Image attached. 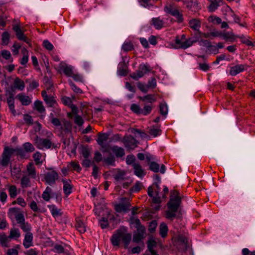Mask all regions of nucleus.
I'll return each instance as SVG.
<instances>
[{"label": "nucleus", "instance_id": "f257e3e1", "mask_svg": "<svg viewBox=\"0 0 255 255\" xmlns=\"http://www.w3.org/2000/svg\"><path fill=\"white\" fill-rule=\"evenodd\" d=\"M179 192L172 190L170 193V199L167 203L168 210L166 212V218L172 219L176 215V212L180 205L181 198L179 196Z\"/></svg>", "mask_w": 255, "mask_h": 255}, {"label": "nucleus", "instance_id": "f03ea898", "mask_svg": "<svg viewBox=\"0 0 255 255\" xmlns=\"http://www.w3.org/2000/svg\"><path fill=\"white\" fill-rule=\"evenodd\" d=\"M111 241L114 247H119L122 241L124 247L127 249L131 240V235L124 230L120 229L115 231L111 237Z\"/></svg>", "mask_w": 255, "mask_h": 255}, {"label": "nucleus", "instance_id": "7ed1b4c3", "mask_svg": "<svg viewBox=\"0 0 255 255\" xmlns=\"http://www.w3.org/2000/svg\"><path fill=\"white\" fill-rule=\"evenodd\" d=\"M53 137L52 132H49L47 133V137L48 138H38L35 140V144L37 148L43 150L44 149H49L52 146H54V144L52 143L51 138Z\"/></svg>", "mask_w": 255, "mask_h": 255}, {"label": "nucleus", "instance_id": "20e7f679", "mask_svg": "<svg viewBox=\"0 0 255 255\" xmlns=\"http://www.w3.org/2000/svg\"><path fill=\"white\" fill-rule=\"evenodd\" d=\"M7 214L10 219L13 220L15 219L17 223L19 225L25 222L23 213L17 208H9Z\"/></svg>", "mask_w": 255, "mask_h": 255}, {"label": "nucleus", "instance_id": "39448f33", "mask_svg": "<svg viewBox=\"0 0 255 255\" xmlns=\"http://www.w3.org/2000/svg\"><path fill=\"white\" fill-rule=\"evenodd\" d=\"M164 11L174 16L177 19L178 22L181 23L183 22V17L182 11L180 12L178 9L173 7L171 4L165 6Z\"/></svg>", "mask_w": 255, "mask_h": 255}, {"label": "nucleus", "instance_id": "423d86ee", "mask_svg": "<svg viewBox=\"0 0 255 255\" xmlns=\"http://www.w3.org/2000/svg\"><path fill=\"white\" fill-rule=\"evenodd\" d=\"M164 11L174 16L177 19L178 22L181 23L183 22V17L182 11L180 12L178 9L173 7L171 4L165 6Z\"/></svg>", "mask_w": 255, "mask_h": 255}, {"label": "nucleus", "instance_id": "0eeeda50", "mask_svg": "<svg viewBox=\"0 0 255 255\" xmlns=\"http://www.w3.org/2000/svg\"><path fill=\"white\" fill-rule=\"evenodd\" d=\"M150 71V68L148 65L140 64L136 72L132 73L130 76L133 79L137 80Z\"/></svg>", "mask_w": 255, "mask_h": 255}, {"label": "nucleus", "instance_id": "6e6552de", "mask_svg": "<svg viewBox=\"0 0 255 255\" xmlns=\"http://www.w3.org/2000/svg\"><path fill=\"white\" fill-rule=\"evenodd\" d=\"M50 171L44 175V179L46 182L50 185L55 184L56 180L58 179V173L52 169H49Z\"/></svg>", "mask_w": 255, "mask_h": 255}, {"label": "nucleus", "instance_id": "1a4fd4ad", "mask_svg": "<svg viewBox=\"0 0 255 255\" xmlns=\"http://www.w3.org/2000/svg\"><path fill=\"white\" fill-rule=\"evenodd\" d=\"M12 150H10V148L5 147L2 154V159L0 161V164L2 166H7L9 162L11 155L12 154Z\"/></svg>", "mask_w": 255, "mask_h": 255}, {"label": "nucleus", "instance_id": "9d476101", "mask_svg": "<svg viewBox=\"0 0 255 255\" xmlns=\"http://www.w3.org/2000/svg\"><path fill=\"white\" fill-rule=\"evenodd\" d=\"M13 30L15 32L16 37L20 40H22L30 45V40L23 33V31L21 27L17 24L13 25Z\"/></svg>", "mask_w": 255, "mask_h": 255}, {"label": "nucleus", "instance_id": "9b49d317", "mask_svg": "<svg viewBox=\"0 0 255 255\" xmlns=\"http://www.w3.org/2000/svg\"><path fill=\"white\" fill-rule=\"evenodd\" d=\"M41 95L47 107H55V106L57 105V102L53 96L48 95L45 91H42Z\"/></svg>", "mask_w": 255, "mask_h": 255}, {"label": "nucleus", "instance_id": "f8f14e48", "mask_svg": "<svg viewBox=\"0 0 255 255\" xmlns=\"http://www.w3.org/2000/svg\"><path fill=\"white\" fill-rule=\"evenodd\" d=\"M130 206V203L127 198H122L121 202L115 206V210L118 212H127Z\"/></svg>", "mask_w": 255, "mask_h": 255}, {"label": "nucleus", "instance_id": "ddd939ff", "mask_svg": "<svg viewBox=\"0 0 255 255\" xmlns=\"http://www.w3.org/2000/svg\"><path fill=\"white\" fill-rule=\"evenodd\" d=\"M178 248V250L181 251H186L188 247V239L187 238L182 235H180L177 239Z\"/></svg>", "mask_w": 255, "mask_h": 255}, {"label": "nucleus", "instance_id": "4468645a", "mask_svg": "<svg viewBox=\"0 0 255 255\" xmlns=\"http://www.w3.org/2000/svg\"><path fill=\"white\" fill-rule=\"evenodd\" d=\"M150 24L152 25L155 29L160 30L164 27L165 22L160 17H153L151 20Z\"/></svg>", "mask_w": 255, "mask_h": 255}, {"label": "nucleus", "instance_id": "2eb2a0df", "mask_svg": "<svg viewBox=\"0 0 255 255\" xmlns=\"http://www.w3.org/2000/svg\"><path fill=\"white\" fill-rule=\"evenodd\" d=\"M248 66L245 64H238L230 69V74L232 76H236L241 72L246 70Z\"/></svg>", "mask_w": 255, "mask_h": 255}, {"label": "nucleus", "instance_id": "dca6fc26", "mask_svg": "<svg viewBox=\"0 0 255 255\" xmlns=\"http://www.w3.org/2000/svg\"><path fill=\"white\" fill-rule=\"evenodd\" d=\"M62 182L63 183L64 193L67 197L72 192L73 186L71 181L70 180L62 179Z\"/></svg>", "mask_w": 255, "mask_h": 255}, {"label": "nucleus", "instance_id": "f3484780", "mask_svg": "<svg viewBox=\"0 0 255 255\" xmlns=\"http://www.w3.org/2000/svg\"><path fill=\"white\" fill-rule=\"evenodd\" d=\"M132 167L134 169V173L137 177L142 178L145 175V172L142 168L141 166L138 163H134L132 164Z\"/></svg>", "mask_w": 255, "mask_h": 255}, {"label": "nucleus", "instance_id": "a211bd4d", "mask_svg": "<svg viewBox=\"0 0 255 255\" xmlns=\"http://www.w3.org/2000/svg\"><path fill=\"white\" fill-rule=\"evenodd\" d=\"M31 178L35 179L36 178V171L35 167L31 162L29 163L26 166V174Z\"/></svg>", "mask_w": 255, "mask_h": 255}, {"label": "nucleus", "instance_id": "6ab92c4d", "mask_svg": "<svg viewBox=\"0 0 255 255\" xmlns=\"http://www.w3.org/2000/svg\"><path fill=\"white\" fill-rule=\"evenodd\" d=\"M33 235L31 233H27L25 234L23 242V245L25 248L27 249L33 245Z\"/></svg>", "mask_w": 255, "mask_h": 255}, {"label": "nucleus", "instance_id": "aec40b11", "mask_svg": "<svg viewBox=\"0 0 255 255\" xmlns=\"http://www.w3.org/2000/svg\"><path fill=\"white\" fill-rule=\"evenodd\" d=\"M153 188L152 187L149 186L147 189V193L149 196L152 197V202L154 203H159L161 202L160 197L158 194V191L155 190V196L153 195Z\"/></svg>", "mask_w": 255, "mask_h": 255}, {"label": "nucleus", "instance_id": "412c9836", "mask_svg": "<svg viewBox=\"0 0 255 255\" xmlns=\"http://www.w3.org/2000/svg\"><path fill=\"white\" fill-rule=\"evenodd\" d=\"M60 68L63 70L64 73L68 77H71L74 73L72 66L65 65L62 62L60 64Z\"/></svg>", "mask_w": 255, "mask_h": 255}, {"label": "nucleus", "instance_id": "4be33fe9", "mask_svg": "<svg viewBox=\"0 0 255 255\" xmlns=\"http://www.w3.org/2000/svg\"><path fill=\"white\" fill-rule=\"evenodd\" d=\"M47 207L50 210L51 213L54 218H55L62 216V213L61 209H58L55 205H49Z\"/></svg>", "mask_w": 255, "mask_h": 255}, {"label": "nucleus", "instance_id": "5701e85b", "mask_svg": "<svg viewBox=\"0 0 255 255\" xmlns=\"http://www.w3.org/2000/svg\"><path fill=\"white\" fill-rule=\"evenodd\" d=\"M189 26L192 29L199 31L201 27V21L196 18L191 19L189 22Z\"/></svg>", "mask_w": 255, "mask_h": 255}, {"label": "nucleus", "instance_id": "b1692460", "mask_svg": "<svg viewBox=\"0 0 255 255\" xmlns=\"http://www.w3.org/2000/svg\"><path fill=\"white\" fill-rule=\"evenodd\" d=\"M17 97L22 105L27 106L31 103V99L22 93L17 95Z\"/></svg>", "mask_w": 255, "mask_h": 255}, {"label": "nucleus", "instance_id": "393cba45", "mask_svg": "<svg viewBox=\"0 0 255 255\" xmlns=\"http://www.w3.org/2000/svg\"><path fill=\"white\" fill-rule=\"evenodd\" d=\"M111 150L117 157H122L125 154L124 149L121 147L115 145L111 147Z\"/></svg>", "mask_w": 255, "mask_h": 255}, {"label": "nucleus", "instance_id": "a878e982", "mask_svg": "<svg viewBox=\"0 0 255 255\" xmlns=\"http://www.w3.org/2000/svg\"><path fill=\"white\" fill-rule=\"evenodd\" d=\"M238 36L235 35L232 32H224L222 33V37L226 41L234 42Z\"/></svg>", "mask_w": 255, "mask_h": 255}, {"label": "nucleus", "instance_id": "bb28decb", "mask_svg": "<svg viewBox=\"0 0 255 255\" xmlns=\"http://www.w3.org/2000/svg\"><path fill=\"white\" fill-rule=\"evenodd\" d=\"M30 178H31L28 175L24 174L22 176L20 182L21 187L22 188H26L31 186Z\"/></svg>", "mask_w": 255, "mask_h": 255}, {"label": "nucleus", "instance_id": "cd10ccee", "mask_svg": "<svg viewBox=\"0 0 255 255\" xmlns=\"http://www.w3.org/2000/svg\"><path fill=\"white\" fill-rule=\"evenodd\" d=\"M7 103L8 104V106L9 107V109L10 111H11V113L13 116H15L16 114V112L15 110L14 109V99L13 96L10 95L7 98Z\"/></svg>", "mask_w": 255, "mask_h": 255}, {"label": "nucleus", "instance_id": "c85d7f7f", "mask_svg": "<svg viewBox=\"0 0 255 255\" xmlns=\"http://www.w3.org/2000/svg\"><path fill=\"white\" fill-rule=\"evenodd\" d=\"M21 236L20 231L17 228H12L11 229L9 233V235L8 236L9 240L10 239H14L17 240Z\"/></svg>", "mask_w": 255, "mask_h": 255}, {"label": "nucleus", "instance_id": "c756f323", "mask_svg": "<svg viewBox=\"0 0 255 255\" xmlns=\"http://www.w3.org/2000/svg\"><path fill=\"white\" fill-rule=\"evenodd\" d=\"M210 1L211 3L208 6V9L209 11L213 12L220 5L222 0H211Z\"/></svg>", "mask_w": 255, "mask_h": 255}, {"label": "nucleus", "instance_id": "7c9ffc66", "mask_svg": "<svg viewBox=\"0 0 255 255\" xmlns=\"http://www.w3.org/2000/svg\"><path fill=\"white\" fill-rule=\"evenodd\" d=\"M156 246L157 242L155 239L151 238L148 240L147 242V248L150 253H156L154 250Z\"/></svg>", "mask_w": 255, "mask_h": 255}, {"label": "nucleus", "instance_id": "2f4dec72", "mask_svg": "<svg viewBox=\"0 0 255 255\" xmlns=\"http://www.w3.org/2000/svg\"><path fill=\"white\" fill-rule=\"evenodd\" d=\"M147 132L148 133L154 137H156L158 135H160L161 130V129L158 128L154 126L150 127L148 128Z\"/></svg>", "mask_w": 255, "mask_h": 255}, {"label": "nucleus", "instance_id": "473e14b6", "mask_svg": "<svg viewBox=\"0 0 255 255\" xmlns=\"http://www.w3.org/2000/svg\"><path fill=\"white\" fill-rule=\"evenodd\" d=\"M14 88L18 90L22 91L25 87L24 82L18 78H16L13 82Z\"/></svg>", "mask_w": 255, "mask_h": 255}, {"label": "nucleus", "instance_id": "72a5a7b5", "mask_svg": "<svg viewBox=\"0 0 255 255\" xmlns=\"http://www.w3.org/2000/svg\"><path fill=\"white\" fill-rule=\"evenodd\" d=\"M76 228L80 233H84L86 232V226L83 222L80 219L76 220Z\"/></svg>", "mask_w": 255, "mask_h": 255}, {"label": "nucleus", "instance_id": "f704fd0d", "mask_svg": "<svg viewBox=\"0 0 255 255\" xmlns=\"http://www.w3.org/2000/svg\"><path fill=\"white\" fill-rule=\"evenodd\" d=\"M109 138V134L105 133H99L98 138L97 139V143L102 145Z\"/></svg>", "mask_w": 255, "mask_h": 255}, {"label": "nucleus", "instance_id": "c9c22d12", "mask_svg": "<svg viewBox=\"0 0 255 255\" xmlns=\"http://www.w3.org/2000/svg\"><path fill=\"white\" fill-rule=\"evenodd\" d=\"M52 189L49 187H47L45 191L42 194V198L45 201H48L51 198V194L52 193Z\"/></svg>", "mask_w": 255, "mask_h": 255}, {"label": "nucleus", "instance_id": "e433bc0d", "mask_svg": "<svg viewBox=\"0 0 255 255\" xmlns=\"http://www.w3.org/2000/svg\"><path fill=\"white\" fill-rule=\"evenodd\" d=\"M197 41V39H195L193 38H189L183 41V44L181 45V48L185 49L190 47L193 43Z\"/></svg>", "mask_w": 255, "mask_h": 255}, {"label": "nucleus", "instance_id": "4c0bfd02", "mask_svg": "<svg viewBox=\"0 0 255 255\" xmlns=\"http://www.w3.org/2000/svg\"><path fill=\"white\" fill-rule=\"evenodd\" d=\"M34 108L40 113L45 112V109L42 104V102L40 101L37 100L34 103Z\"/></svg>", "mask_w": 255, "mask_h": 255}, {"label": "nucleus", "instance_id": "58836bf2", "mask_svg": "<svg viewBox=\"0 0 255 255\" xmlns=\"http://www.w3.org/2000/svg\"><path fill=\"white\" fill-rule=\"evenodd\" d=\"M168 232V227L167 225L164 223H162L159 226V233L160 236L162 238H165Z\"/></svg>", "mask_w": 255, "mask_h": 255}, {"label": "nucleus", "instance_id": "ea45409f", "mask_svg": "<svg viewBox=\"0 0 255 255\" xmlns=\"http://www.w3.org/2000/svg\"><path fill=\"white\" fill-rule=\"evenodd\" d=\"M10 240L8 236L5 234L0 235V244L3 247H8V243L9 242Z\"/></svg>", "mask_w": 255, "mask_h": 255}, {"label": "nucleus", "instance_id": "a19ab883", "mask_svg": "<svg viewBox=\"0 0 255 255\" xmlns=\"http://www.w3.org/2000/svg\"><path fill=\"white\" fill-rule=\"evenodd\" d=\"M133 49V45L130 41H125L122 45V50L124 52H128Z\"/></svg>", "mask_w": 255, "mask_h": 255}, {"label": "nucleus", "instance_id": "79ce46f5", "mask_svg": "<svg viewBox=\"0 0 255 255\" xmlns=\"http://www.w3.org/2000/svg\"><path fill=\"white\" fill-rule=\"evenodd\" d=\"M139 99L143 102L147 101L150 103H152L156 101L154 96L152 95H147L143 97H139Z\"/></svg>", "mask_w": 255, "mask_h": 255}, {"label": "nucleus", "instance_id": "37998d69", "mask_svg": "<svg viewBox=\"0 0 255 255\" xmlns=\"http://www.w3.org/2000/svg\"><path fill=\"white\" fill-rule=\"evenodd\" d=\"M104 162L107 165L115 166V158L114 156L110 155L104 159Z\"/></svg>", "mask_w": 255, "mask_h": 255}, {"label": "nucleus", "instance_id": "c03bdc74", "mask_svg": "<svg viewBox=\"0 0 255 255\" xmlns=\"http://www.w3.org/2000/svg\"><path fill=\"white\" fill-rule=\"evenodd\" d=\"M148 165H149V169L151 171H152L155 173H157V172H159L160 166H159V164H158L157 163H156L154 161H153V162L149 163Z\"/></svg>", "mask_w": 255, "mask_h": 255}, {"label": "nucleus", "instance_id": "a18cd8bd", "mask_svg": "<svg viewBox=\"0 0 255 255\" xmlns=\"http://www.w3.org/2000/svg\"><path fill=\"white\" fill-rule=\"evenodd\" d=\"M24 151L26 152H32L34 151L35 148L34 146L30 142H25L23 144Z\"/></svg>", "mask_w": 255, "mask_h": 255}, {"label": "nucleus", "instance_id": "49530a36", "mask_svg": "<svg viewBox=\"0 0 255 255\" xmlns=\"http://www.w3.org/2000/svg\"><path fill=\"white\" fill-rule=\"evenodd\" d=\"M10 35L8 32H4L1 35L2 44L6 45L9 41Z\"/></svg>", "mask_w": 255, "mask_h": 255}, {"label": "nucleus", "instance_id": "de8ad7c7", "mask_svg": "<svg viewBox=\"0 0 255 255\" xmlns=\"http://www.w3.org/2000/svg\"><path fill=\"white\" fill-rule=\"evenodd\" d=\"M152 110L151 104H145L143 109H141V115L146 116L149 114Z\"/></svg>", "mask_w": 255, "mask_h": 255}, {"label": "nucleus", "instance_id": "09e8293b", "mask_svg": "<svg viewBox=\"0 0 255 255\" xmlns=\"http://www.w3.org/2000/svg\"><path fill=\"white\" fill-rule=\"evenodd\" d=\"M19 227L21 229L26 233H31V227L30 225L28 223L24 222L20 225H19Z\"/></svg>", "mask_w": 255, "mask_h": 255}, {"label": "nucleus", "instance_id": "8fccbe9b", "mask_svg": "<svg viewBox=\"0 0 255 255\" xmlns=\"http://www.w3.org/2000/svg\"><path fill=\"white\" fill-rule=\"evenodd\" d=\"M1 55L2 57L5 59L9 60L10 62L12 61L13 59L11 57V55L9 51L3 50L1 51Z\"/></svg>", "mask_w": 255, "mask_h": 255}, {"label": "nucleus", "instance_id": "3c124183", "mask_svg": "<svg viewBox=\"0 0 255 255\" xmlns=\"http://www.w3.org/2000/svg\"><path fill=\"white\" fill-rule=\"evenodd\" d=\"M34 160L36 164H41L42 161L41 160V154L39 152H36L33 155Z\"/></svg>", "mask_w": 255, "mask_h": 255}, {"label": "nucleus", "instance_id": "603ef678", "mask_svg": "<svg viewBox=\"0 0 255 255\" xmlns=\"http://www.w3.org/2000/svg\"><path fill=\"white\" fill-rule=\"evenodd\" d=\"M72 128V125L70 122L64 121L63 122L62 126L61 127V128L66 132H69L71 131Z\"/></svg>", "mask_w": 255, "mask_h": 255}, {"label": "nucleus", "instance_id": "864d4df0", "mask_svg": "<svg viewBox=\"0 0 255 255\" xmlns=\"http://www.w3.org/2000/svg\"><path fill=\"white\" fill-rule=\"evenodd\" d=\"M237 37H239L241 39L242 43L246 44L248 46H254V44L253 43L250 41L248 38L245 37L244 35H242L241 36H238Z\"/></svg>", "mask_w": 255, "mask_h": 255}, {"label": "nucleus", "instance_id": "5fc2aeb1", "mask_svg": "<svg viewBox=\"0 0 255 255\" xmlns=\"http://www.w3.org/2000/svg\"><path fill=\"white\" fill-rule=\"evenodd\" d=\"M130 110L135 114L141 115V109L138 105L132 104L130 106Z\"/></svg>", "mask_w": 255, "mask_h": 255}, {"label": "nucleus", "instance_id": "6e6d98bb", "mask_svg": "<svg viewBox=\"0 0 255 255\" xmlns=\"http://www.w3.org/2000/svg\"><path fill=\"white\" fill-rule=\"evenodd\" d=\"M8 191L11 198H14L17 195V188L14 185L10 186L8 188Z\"/></svg>", "mask_w": 255, "mask_h": 255}, {"label": "nucleus", "instance_id": "4d7b16f0", "mask_svg": "<svg viewBox=\"0 0 255 255\" xmlns=\"http://www.w3.org/2000/svg\"><path fill=\"white\" fill-rule=\"evenodd\" d=\"M125 174V171L119 170L117 174L115 175L114 178L117 181L122 180L124 179Z\"/></svg>", "mask_w": 255, "mask_h": 255}, {"label": "nucleus", "instance_id": "13d9d810", "mask_svg": "<svg viewBox=\"0 0 255 255\" xmlns=\"http://www.w3.org/2000/svg\"><path fill=\"white\" fill-rule=\"evenodd\" d=\"M129 221L130 224L134 225L135 228H137L141 225L139 220L133 216L130 218Z\"/></svg>", "mask_w": 255, "mask_h": 255}, {"label": "nucleus", "instance_id": "bf43d9fd", "mask_svg": "<svg viewBox=\"0 0 255 255\" xmlns=\"http://www.w3.org/2000/svg\"><path fill=\"white\" fill-rule=\"evenodd\" d=\"M160 112L163 116H165L168 113L167 106L165 103H162L160 105Z\"/></svg>", "mask_w": 255, "mask_h": 255}, {"label": "nucleus", "instance_id": "052dcab7", "mask_svg": "<svg viewBox=\"0 0 255 255\" xmlns=\"http://www.w3.org/2000/svg\"><path fill=\"white\" fill-rule=\"evenodd\" d=\"M142 184L140 181H137L133 187L130 189L131 192H138L141 189Z\"/></svg>", "mask_w": 255, "mask_h": 255}, {"label": "nucleus", "instance_id": "680f3d73", "mask_svg": "<svg viewBox=\"0 0 255 255\" xmlns=\"http://www.w3.org/2000/svg\"><path fill=\"white\" fill-rule=\"evenodd\" d=\"M147 86L149 89H154L156 86V81L155 78L152 77L151 79L148 81Z\"/></svg>", "mask_w": 255, "mask_h": 255}, {"label": "nucleus", "instance_id": "e2e57ef3", "mask_svg": "<svg viewBox=\"0 0 255 255\" xmlns=\"http://www.w3.org/2000/svg\"><path fill=\"white\" fill-rule=\"evenodd\" d=\"M198 43L199 45L201 46H204L208 48L212 47V45L211 44V42L207 40L201 39L198 41Z\"/></svg>", "mask_w": 255, "mask_h": 255}, {"label": "nucleus", "instance_id": "0e129e2a", "mask_svg": "<svg viewBox=\"0 0 255 255\" xmlns=\"http://www.w3.org/2000/svg\"><path fill=\"white\" fill-rule=\"evenodd\" d=\"M43 46L49 51L52 50L54 48L53 45L48 40H44L43 41Z\"/></svg>", "mask_w": 255, "mask_h": 255}, {"label": "nucleus", "instance_id": "69168bd1", "mask_svg": "<svg viewBox=\"0 0 255 255\" xmlns=\"http://www.w3.org/2000/svg\"><path fill=\"white\" fill-rule=\"evenodd\" d=\"M208 20L210 22H213L216 24H220L221 23L222 20L218 16H210L209 17Z\"/></svg>", "mask_w": 255, "mask_h": 255}, {"label": "nucleus", "instance_id": "338daca9", "mask_svg": "<svg viewBox=\"0 0 255 255\" xmlns=\"http://www.w3.org/2000/svg\"><path fill=\"white\" fill-rule=\"evenodd\" d=\"M21 47V45L16 43L14 42L13 46H12V49H11L13 55H18L19 53V50Z\"/></svg>", "mask_w": 255, "mask_h": 255}, {"label": "nucleus", "instance_id": "774afa93", "mask_svg": "<svg viewBox=\"0 0 255 255\" xmlns=\"http://www.w3.org/2000/svg\"><path fill=\"white\" fill-rule=\"evenodd\" d=\"M137 86L141 92L145 93H147L149 90L147 85H144L140 82L137 83Z\"/></svg>", "mask_w": 255, "mask_h": 255}]
</instances>
